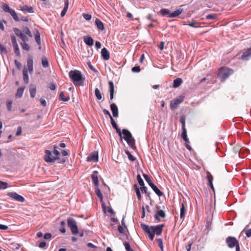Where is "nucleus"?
Masks as SVG:
<instances>
[{"label": "nucleus", "instance_id": "f257e3e1", "mask_svg": "<svg viewBox=\"0 0 251 251\" xmlns=\"http://www.w3.org/2000/svg\"><path fill=\"white\" fill-rule=\"evenodd\" d=\"M57 149L56 146H53V151L48 150H45L44 159L46 162L53 163L57 160L58 163L63 164L66 162L65 158H61L60 152Z\"/></svg>", "mask_w": 251, "mask_h": 251}, {"label": "nucleus", "instance_id": "f03ea898", "mask_svg": "<svg viewBox=\"0 0 251 251\" xmlns=\"http://www.w3.org/2000/svg\"><path fill=\"white\" fill-rule=\"evenodd\" d=\"M141 226L144 232L148 234L149 238L152 241L154 239V234L160 235L161 234L164 225L161 224L157 226H150L142 224Z\"/></svg>", "mask_w": 251, "mask_h": 251}, {"label": "nucleus", "instance_id": "7ed1b4c3", "mask_svg": "<svg viewBox=\"0 0 251 251\" xmlns=\"http://www.w3.org/2000/svg\"><path fill=\"white\" fill-rule=\"evenodd\" d=\"M69 75L75 85L79 86L83 85V81L85 77H83L81 73L78 70H72L70 71Z\"/></svg>", "mask_w": 251, "mask_h": 251}, {"label": "nucleus", "instance_id": "20e7f679", "mask_svg": "<svg viewBox=\"0 0 251 251\" xmlns=\"http://www.w3.org/2000/svg\"><path fill=\"white\" fill-rule=\"evenodd\" d=\"M233 73V71L232 69L223 67L219 70L218 77L222 82H224L229 75H232Z\"/></svg>", "mask_w": 251, "mask_h": 251}, {"label": "nucleus", "instance_id": "39448f33", "mask_svg": "<svg viewBox=\"0 0 251 251\" xmlns=\"http://www.w3.org/2000/svg\"><path fill=\"white\" fill-rule=\"evenodd\" d=\"M143 176L144 177L146 181L148 182V184L151 186L154 192L159 196H162L163 193L151 182L149 176L145 174H143Z\"/></svg>", "mask_w": 251, "mask_h": 251}, {"label": "nucleus", "instance_id": "423d86ee", "mask_svg": "<svg viewBox=\"0 0 251 251\" xmlns=\"http://www.w3.org/2000/svg\"><path fill=\"white\" fill-rule=\"evenodd\" d=\"M67 225L73 235H76L78 233L76 222L74 219L72 218H68L67 219Z\"/></svg>", "mask_w": 251, "mask_h": 251}, {"label": "nucleus", "instance_id": "0eeeda50", "mask_svg": "<svg viewBox=\"0 0 251 251\" xmlns=\"http://www.w3.org/2000/svg\"><path fill=\"white\" fill-rule=\"evenodd\" d=\"M184 97L183 96H179L176 99L171 100L170 102V108L172 110L176 109L178 105L184 100Z\"/></svg>", "mask_w": 251, "mask_h": 251}, {"label": "nucleus", "instance_id": "6e6552de", "mask_svg": "<svg viewBox=\"0 0 251 251\" xmlns=\"http://www.w3.org/2000/svg\"><path fill=\"white\" fill-rule=\"evenodd\" d=\"M226 242L230 248H233L237 245L239 242L237 240L236 238L231 236H228L226 238Z\"/></svg>", "mask_w": 251, "mask_h": 251}, {"label": "nucleus", "instance_id": "1a4fd4ad", "mask_svg": "<svg viewBox=\"0 0 251 251\" xmlns=\"http://www.w3.org/2000/svg\"><path fill=\"white\" fill-rule=\"evenodd\" d=\"M13 31L15 34L18 37H19L22 40V42H26L28 41V38L26 36V35L24 34L20 29L17 28H14Z\"/></svg>", "mask_w": 251, "mask_h": 251}, {"label": "nucleus", "instance_id": "9d476101", "mask_svg": "<svg viewBox=\"0 0 251 251\" xmlns=\"http://www.w3.org/2000/svg\"><path fill=\"white\" fill-rule=\"evenodd\" d=\"M156 208L157 211L155 212L154 218L158 222H160V218H164L166 217V214L163 210L160 209V207L156 205Z\"/></svg>", "mask_w": 251, "mask_h": 251}, {"label": "nucleus", "instance_id": "9b49d317", "mask_svg": "<svg viewBox=\"0 0 251 251\" xmlns=\"http://www.w3.org/2000/svg\"><path fill=\"white\" fill-rule=\"evenodd\" d=\"M7 195L18 201L24 202L25 201V199L23 197L15 192H9Z\"/></svg>", "mask_w": 251, "mask_h": 251}, {"label": "nucleus", "instance_id": "f8f14e48", "mask_svg": "<svg viewBox=\"0 0 251 251\" xmlns=\"http://www.w3.org/2000/svg\"><path fill=\"white\" fill-rule=\"evenodd\" d=\"M87 161L89 162H96L98 161V153L94 152L91 153L87 157Z\"/></svg>", "mask_w": 251, "mask_h": 251}, {"label": "nucleus", "instance_id": "ddd939ff", "mask_svg": "<svg viewBox=\"0 0 251 251\" xmlns=\"http://www.w3.org/2000/svg\"><path fill=\"white\" fill-rule=\"evenodd\" d=\"M182 6L181 5L179 7V8L174 11L173 12L170 13L168 15V17L169 18H175L178 16L180 15L183 12V9L181 8Z\"/></svg>", "mask_w": 251, "mask_h": 251}, {"label": "nucleus", "instance_id": "4468645a", "mask_svg": "<svg viewBox=\"0 0 251 251\" xmlns=\"http://www.w3.org/2000/svg\"><path fill=\"white\" fill-rule=\"evenodd\" d=\"M27 66L29 73L31 74L33 71V58L31 56H29L27 59Z\"/></svg>", "mask_w": 251, "mask_h": 251}, {"label": "nucleus", "instance_id": "2eb2a0df", "mask_svg": "<svg viewBox=\"0 0 251 251\" xmlns=\"http://www.w3.org/2000/svg\"><path fill=\"white\" fill-rule=\"evenodd\" d=\"M91 177L95 187H99L98 172L96 171L93 172Z\"/></svg>", "mask_w": 251, "mask_h": 251}, {"label": "nucleus", "instance_id": "dca6fc26", "mask_svg": "<svg viewBox=\"0 0 251 251\" xmlns=\"http://www.w3.org/2000/svg\"><path fill=\"white\" fill-rule=\"evenodd\" d=\"M20 10L24 12L34 13L33 8L32 7H28L26 5H20Z\"/></svg>", "mask_w": 251, "mask_h": 251}, {"label": "nucleus", "instance_id": "f3484780", "mask_svg": "<svg viewBox=\"0 0 251 251\" xmlns=\"http://www.w3.org/2000/svg\"><path fill=\"white\" fill-rule=\"evenodd\" d=\"M101 56L104 60H107L109 59V52L106 48H104L101 50Z\"/></svg>", "mask_w": 251, "mask_h": 251}, {"label": "nucleus", "instance_id": "a211bd4d", "mask_svg": "<svg viewBox=\"0 0 251 251\" xmlns=\"http://www.w3.org/2000/svg\"><path fill=\"white\" fill-rule=\"evenodd\" d=\"M251 57V48L244 51L241 55V58L247 60Z\"/></svg>", "mask_w": 251, "mask_h": 251}, {"label": "nucleus", "instance_id": "6ab92c4d", "mask_svg": "<svg viewBox=\"0 0 251 251\" xmlns=\"http://www.w3.org/2000/svg\"><path fill=\"white\" fill-rule=\"evenodd\" d=\"M108 84L109 86L110 100H112L114 98V86L112 81H109L108 82Z\"/></svg>", "mask_w": 251, "mask_h": 251}, {"label": "nucleus", "instance_id": "aec40b11", "mask_svg": "<svg viewBox=\"0 0 251 251\" xmlns=\"http://www.w3.org/2000/svg\"><path fill=\"white\" fill-rule=\"evenodd\" d=\"M111 110L112 112L113 115L114 117L118 116V109L115 103H112L110 104Z\"/></svg>", "mask_w": 251, "mask_h": 251}, {"label": "nucleus", "instance_id": "412c9836", "mask_svg": "<svg viewBox=\"0 0 251 251\" xmlns=\"http://www.w3.org/2000/svg\"><path fill=\"white\" fill-rule=\"evenodd\" d=\"M83 40L84 43L89 46H92L94 44V40L90 36H84Z\"/></svg>", "mask_w": 251, "mask_h": 251}, {"label": "nucleus", "instance_id": "4be33fe9", "mask_svg": "<svg viewBox=\"0 0 251 251\" xmlns=\"http://www.w3.org/2000/svg\"><path fill=\"white\" fill-rule=\"evenodd\" d=\"M95 24L97 28L100 30H103L104 29V26L103 23L99 19H96L95 21Z\"/></svg>", "mask_w": 251, "mask_h": 251}, {"label": "nucleus", "instance_id": "5701e85b", "mask_svg": "<svg viewBox=\"0 0 251 251\" xmlns=\"http://www.w3.org/2000/svg\"><path fill=\"white\" fill-rule=\"evenodd\" d=\"M122 133L125 136L124 138L126 141L128 140L129 139L132 138L131 133L126 129H123Z\"/></svg>", "mask_w": 251, "mask_h": 251}, {"label": "nucleus", "instance_id": "b1692460", "mask_svg": "<svg viewBox=\"0 0 251 251\" xmlns=\"http://www.w3.org/2000/svg\"><path fill=\"white\" fill-rule=\"evenodd\" d=\"M23 79L24 82L25 83H28L29 82V77L28 75V71L26 68H24L23 71Z\"/></svg>", "mask_w": 251, "mask_h": 251}, {"label": "nucleus", "instance_id": "393cba45", "mask_svg": "<svg viewBox=\"0 0 251 251\" xmlns=\"http://www.w3.org/2000/svg\"><path fill=\"white\" fill-rule=\"evenodd\" d=\"M183 80L181 78H177L174 80L173 87L177 88L182 83Z\"/></svg>", "mask_w": 251, "mask_h": 251}, {"label": "nucleus", "instance_id": "a878e982", "mask_svg": "<svg viewBox=\"0 0 251 251\" xmlns=\"http://www.w3.org/2000/svg\"><path fill=\"white\" fill-rule=\"evenodd\" d=\"M35 40L36 42H37V44L40 46L41 43V38H40V33L38 30H36L35 34ZM41 49V47H39V49Z\"/></svg>", "mask_w": 251, "mask_h": 251}, {"label": "nucleus", "instance_id": "bb28decb", "mask_svg": "<svg viewBox=\"0 0 251 251\" xmlns=\"http://www.w3.org/2000/svg\"><path fill=\"white\" fill-rule=\"evenodd\" d=\"M20 246V244L15 242L10 243L9 245V248L14 251L18 250Z\"/></svg>", "mask_w": 251, "mask_h": 251}, {"label": "nucleus", "instance_id": "cd10ccee", "mask_svg": "<svg viewBox=\"0 0 251 251\" xmlns=\"http://www.w3.org/2000/svg\"><path fill=\"white\" fill-rule=\"evenodd\" d=\"M29 92L31 98H34L36 93V87L34 86H30L29 88Z\"/></svg>", "mask_w": 251, "mask_h": 251}, {"label": "nucleus", "instance_id": "c85d7f7f", "mask_svg": "<svg viewBox=\"0 0 251 251\" xmlns=\"http://www.w3.org/2000/svg\"><path fill=\"white\" fill-rule=\"evenodd\" d=\"M9 13L11 15V16L12 17V18L15 21H20V19L14 9H12V10H11L10 12Z\"/></svg>", "mask_w": 251, "mask_h": 251}, {"label": "nucleus", "instance_id": "c756f323", "mask_svg": "<svg viewBox=\"0 0 251 251\" xmlns=\"http://www.w3.org/2000/svg\"><path fill=\"white\" fill-rule=\"evenodd\" d=\"M3 11L6 13H10L12 9L10 8L7 3H3L1 7Z\"/></svg>", "mask_w": 251, "mask_h": 251}, {"label": "nucleus", "instance_id": "7c9ffc66", "mask_svg": "<svg viewBox=\"0 0 251 251\" xmlns=\"http://www.w3.org/2000/svg\"><path fill=\"white\" fill-rule=\"evenodd\" d=\"M25 88L24 87H20L18 89L16 94V98H21L22 97Z\"/></svg>", "mask_w": 251, "mask_h": 251}, {"label": "nucleus", "instance_id": "2f4dec72", "mask_svg": "<svg viewBox=\"0 0 251 251\" xmlns=\"http://www.w3.org/2000/svg\"><path fill=\"white\" fill-rule=\"evenodd\" d=\"M42 65L44 68H48L49 66L48 60L45 56L42 57Z\"/></svg>", "mask_w": 251, "mask_h": 251}, {"label": "nucleus", "instance_id": "473e14b6", "mask_svg": "<svg viewBox=\"0 0 251 251\" xmlns=\"http://www.w3.org/2000/svg\"><path fill=\"white\" fill-rule=\"evenodd\" d=\"M134 188L135 191L136 192V195L137 196L138 199L139 200H141V193H140V191L139 188H138L137 185V184H134Z\"/></svg>", "mask_w": 251, "mask_h": 251}, {"label": "nucleus", "instance_id": "72a5a7b5", "mask_svg": "<svg viewBox=\"0 0 251 251\" xmlns=\"http://www.w3.org/2000/svg\"><path fill=\"white\" fill-rule=\"evenodd\" d=\"M95 193L97 196L100 198V201H102L103 199V195L98 187H96Z\"/></svg>", "mask_w": 251, "mask_h": 251}, {"label": "nucleus", "instance_id": "f704fd0d", "mask_svg": "<svg viewBox=\"0 0 251 251\" xmlns=\"http://www.w3.org/2000/svg\"><path fill=\"white\" fill-rule=\"evenodd\" d=\"M23 31L24 33V34H25V35L28 36L29 37H32V34L28 27H24Z\"/></svg>", "mask_w": 251, "mask_h": 251}, {"label": "nucleus", "instance_id": "c9c22d12", "mask_svg": "<svg viewBox=\"0 0 251 251\" xmlns=\"http://www.w3.org/2000/svg\"><path fill=\"white\" fill-rule=\"evenodd\" d=\"M185 208L183 203H182L181 207L180 208V218L181 219H183L185 215Z\"/></svg>", "mask_w": 251, "mask_h": 251}, {"label": "nucleus", "instance_id": "e433bc0d", "mask_svg": "<svg viewBox=\"0 0 251 251\" xmlns=\"http://www.w3.org/2000/svg\"><path fill=\"white\" fill-rule=\"evenodd\" d=\"M59 99L60 100H62L63 101H67L69 100L70 98H69V97H65L64 96L63 92H62L60 93V94L59 95Z\"/></svg>", "mask_w": 251, "mask_h": 251}, {"label": "nucleus", "instance_id": "4c0bfd02", "mask_svg": "<svg viewBox=\"0 0 251 251\" xmlns=\"http://www.w3.org/2000/svg\"><path fill=\"white\" fill-rule=\"evenodd\" d=\"M95 93L96 97H97L98 100H100L101 99L102 96H101L100 92L98 88H97L95 89Z\"/></svg>", "mask_w": 251, "mask_h": 251}, {"label": "nucleus", "instance_id": "58836bf2", "mask_svg": "<svg viewBox=\"0 0 251 251\" xmlns=\"http://www.w3.org/2000/svg\"><path fill=\"white\" fill-rule=\"evenodd\" d=\"M21 45L23 50L28 51L29 50L30 47L27 43L26 42L21 43Z\"/></svg>", "mask_w": 251, "mask_h": 251}, {"label": "nucleus", "instance_id": "ea45409f", "mask_svg": "<svg viewBox=\"0 0 251 251\" xmlns=\"http://www.w3.org/2000/svg\"><path fill=\"white\" fill-rule=\"evenodd\" d=\"M127 144L131 148H134L135 146V140L133 138L129 139L128 140L126 141Z\"/></svg>", "mask_w": 251, "mask_h": 251}, {"label": "nucleus", "instance_id": "a19ab883", "mask_svg": "<svg viewBox=\"0 0 251 251\" xmlns=\"http://www.w3.org/2000/svg\"><path fill=\"white\" fill-rule=\"evenodd\" d=\"M180 122L182 125V130L186 129L185 128V117L182 116L180 118Z\"/></svg>", "mask_w": 251, "mask_h": 251}, {"label": "nucleus", "instance_id": "79ce46f5", "mask_svg": "<svg viewBox=\"0 0 251 251\" xmlns=\"http://www.w3.org/2000/svg\"><path fill=\"white\" fill-rule=\"evenodd\" d=\"M8 186V183L6 182L2 181L0 180V190L5 189Z\"/></svg>", "mask_w": 251, "mask_h": 251}, {"label": "nucleus", "instance_id": "37998d69", "mask_svg": "<svg viewBox=\"0 0 251 251\" xmlns=\"http://www.w3.org/2000/svg\"><path fill=\"white\" fill-rule=\"evenodd\" d=\"M60 154L62 156V157H61V158H65L66 161L67 159L66 156L69 155V151H68L63 150L61 152H60Z\"/></svg>", "mask_w": 251, "mask_h": 251}, {"label": "nucleus", "instance_id": "c03bdc74", "mask_svg": "<svg viewBox=\"0 0 251 251\" xmlns=\"http://www.w3.org/2000/svg\"><path fill=\"white\" fill-rule=\"evenodd\" d=\"M137 181L140 186L144 185V181L142 179V178H141V176L139 174H138L137 176Z\"/></svg>", "mask_w": 251, "mask_h": 251}, {"label": "nucleus", "instance_id": "a18cd8bd", "mask_svg": "<svg viewBox=\"0 0 251 251\" xmlns=\"http://www.w3.org/2000/svg\"><path fill=\"white\" fill-rule=\"evenodd\" d=\"M160 13L163 16L168 15V16L170 14L169 12V10L167 9H161L160 10Z\"/></svg>", "mask_w": 251, "mask_h": 251}, {"label": "nucleus", "instance_id": "49530a36", "mask_svg": "<svg viewBox=\"0 0 251 251\" xmlns=\"http://www.w3.org/2000/svg\"><path fill=\"white\" fill-rule=\"evenodd\" d=\"M83 17L87 21H89L92 18V15L88 13H83L82 14Z\"/></svg>", "mask_w": 251, "mask_h": 251}, {"label": "nucleus", "instance_id": "de8ad7c7", "mask_svg": "<svg viewBox=\"0 0 251 251\" xmlns=\"http://www.w3.org/2000/svg\"><path fill=\"white\" fill-rule=\"evenodd\" d=\"M206 174H207L206 178H207L208 182H212L213 177V176H212V175L209 172H207Z\"/></svg>", "mask_w": 251, "mask_h": 251}, {"label": "nucleus", "instance_id": "09e8293b", "mask_svg": "<svg viewBox=\"0 0 251 251\" xmlns=\"http://www.w3.org/2000/svg\"><path fill=\"white\" fill-rule=\"evenodd\" d=\"M124 246L126 250L127 251H134L130 247L129 244L128 242H125L124 243Z\"/></svg>", "mask_w": 251, "mask_h": 251}, {"label": "nucleus", "instance_id": "8fccbe9b", "mask_svg": "<svg viewBox=\"0 0 251 251\" xmlns=\"http://www.w3.org/2000/svg\"><path fill=\"white\" fill-rule=\"evenodd\" d=\"M126 227H125L124 226H119L118 227V230L120 233L124 234L125 233V228Z\"/></svg>", "mask_w": 251, "mask_h": 251}, {"label": "nucleus", "instance_id": "3c124183", "mask_svg": "<svg viewBox=\"0 0 251 251\" xmlns=\"http://www.w3.org/2000/svg\"><path fill=\"white\" fill-rule=\"evenodd\" d=\"M126 153L127 155L128 158L130 160L133 161L135 160V159H136L135 157H134L132 155H131V154L129 152V151H126Z\"/></svg>", "mask_w": 251, "mask_h": 251}, {"label": "nucleus", "instance_id": "603ef678", "mask_svg": "<svg viewBox=\"0 0 251 251\" xmlns=\"http://www.w3.org/2000/svg\"><path fill=\"white\" fill-rule=\"evenodd\" d=\"M15 53L18 56H20V51L18 45L13 47Z\"/></svg>", "mask_w": 251, "mask_h": 251}, {"label": "nucleus", "instance_id": "864d4df0", "mask_svg": "<svg viewBox=\"0 0 251 251\" xmlns=\"http://www.w3.org/2000/svg\"><path fill=\"white\" fill-rule=\"evenodd\" d=\"M11 42H12L13 46L14 47V46L18 45L17 44V41H16V37L13 35H11Z\"/></svg>", "mask_w": 251, "mask_h": 251}, {"label": "nucleus", "instance_id": "5fc2aeb1", "mask_svg": "<svg viewBox=\"0 0 251 251\" xmlns=\"http://www.w3.org/2000/svg\"><path fill=\"white\" fill-rule=\"evenodd\" d=\"M217 17V14H209L206 15V18L208 20L214 19Z\"/></svg>", "mask_w": 251, "mask_h": 251}, {"label": "nucleus", "instance_id": "6e6d98bb", "mask_svg": "<svg viewBox=\"0 0 251 251\" xmlns=\"http://www.w3.org/2000/svg\"><path fill=\"white\" fill-rule=\"evenodd\" d=\"M110 121H111V124L113 126V127L115 129V128H117V127H118L117 124L116 123V122H115L114 120L113 119V118L112 117H111L110 118Z\"/></svg>", "mask_w": 251, "mask_h": 251}, {"label": "nucleus", "instance_id": "4d7b16f0", "mask_svg": "<svg viewBox=\"0 0 251 251\" xmlns=\"http://www.w3.org/2000/svg\"><path fill=\"white\" fill-rule=\"evenodd\" d=\"M48 87L51 90H55L56 89V85L52 82L49 83Z\"/></svg>", "mask_w": 251, "mask_h": 251}, {"label": "nucleus", "instance_id": "13d9d810", "mask_svg": "<svg viewBox=\"0 0 251 251\" xmlns=\"http://www.w3.org/2000/svg\"><path fill=\"white\" fill-rule=\"evenodd\" d=\"M132 71L134 73H139L140 71V66H134L133 67L132 69Z\"/></svg>", "mask_w": 251, "mask_h": 251}, {"label": "nucleus", "instance_id": "bf43d9fd", "mask_svg": "<svg viewBox=\"0 0 251 251\" xmlns=\"http://www.w3.org/2000/svg\"><path fill=\"white\" fill-rule=\"evenodd\" d=\"M181 137L183 138V139L188 138L187 135V131L186 129L182 130Z\"/></svg>", "mask_w": 251, "mask_h": 251}, {"label": "nucleus", "instance_id": "052dcab7", "mask_svg": "<svg viewBox=\"0 0 251 251\" xmlns=\"http://www.w3.org/2000/svg\"><path fill=\"white\" fill-rule=\"evenodd\" d=\"M69 6V0H64V7L63 9L64 10L67 11L68 8Z\"/></svg>", "mask_w": 251, "mask_h": 251}, {"label": "nucleus", "instance_id": "680f3d73", "mask_svg": "<svg viewBox=\"0 0 251 251\" xmlns=\"http://www.w3.org/2000/svg\"><path fill=\"white\" fill-rule=\"evenodd\" d=\"M15 64L16 66V67L19 69V70H20L21 67H22V64L21 63L19 62L18 61H17V60H15Z\"/></svg>", "mask_w": 251, "mask_h": 251}, {"label": "nucleus", "instance_id": "e2e57ef3", "mask_svg": "<svg viewBox=\"0 0 251 251\" xmlns=\"http://www.w3.org/2000/svg\"><path fill=\"white\" fill-rule=\"evenodd\" d=\"M0 50L3 53H7L6 49L3 45H2L0 43Z\"/></svg>", "mask_w": 251, "mask_h": 251}, {"label": "nucleus", "instance_id": "0e129e2a", "mask_svg": "<svg viewBox=\"0 0 251 251\" xmlns=\"http://www.w3.org/2000/svg\"><path fill=\"white\" fill-rule=\"evenodd\" d=\"M52 235L50 233H47L44 236V238L45 239L48 240L51 238Z\"/></svg>", "mask_w": 251, "mask_h": 251}, {"label": "nucleus", "instance_id": "69168bd1", "mask_svg": "<svg viewBox=\"0 0 251 251\" xmlns=\"http://www.w3.org/2000/svg\"><path fill=\"white\" fill-rule=\"evenodd\" d=\"M245 234L247 237H250L251 236V228L246 230Z\"/></svg>", "mask_w": 251, "mask_h": 251}, {"label": "nucleus", "instance_id": "338daca9", "mask_svg": "<svg viewBox=\"0 0 251 251\" xmlns=\"http://www.w3.org/2000/svg\"><path fill=\"white\" fill-rule=\"evenodd\" d=\"M12 102L11 101H8L7 102V108L8 111H10L11 110Z\"/></svg>", "mask_w": 251, "mask_h": 251}, {"label": "nucleus", "instance_id": "774afa93", "mask_svg": "<svg viewBox=\"0 0 251 251\" xmlns=\"http://www.w3.org/2000/svg\"><path fill=\"white\" fill-rule=\"evenodd\" d=\"M40 102L41 104L44 107H46L47 105L46 101L45 99H40Z\"/></svg>", "mask_w": 251, "mask_h": 251}]
</instances>
